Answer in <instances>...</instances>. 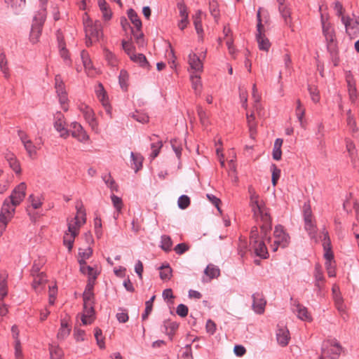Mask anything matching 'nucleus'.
Listing matches in <instances>:
<instances>
[{
    "label": "nucleus",
    "instance_id": "nucleus-11",
    "mask_svg": "<svg viewBox=\"0 0 359 359\" xmlns=\"http://www.w3.org/2000/svg\"><path fill=\"white\" fill-rule=\"evenodd\" d=\"M313 276L315 278L314 285L318 289V292H320L324 289L325 278L322 267L318 263L315 265Z\"/></svg>",
    "mask_w": 359,
    "mask_h": 359
},
{
    "label": "nucleus",
    "instance_id": "nucleus-31",
    "mask_svg": "<svg viewBox=\"0 0 359 359\" xmlns=\"http://www.w3.org/2000/svg\"><path fill=\"white\" fill-rule=\"evenodd\" d=\"M130 60L134 62L139 64L140 66L143 68H149V63L145 55L142 53L133 55V57H130Z\"/></svg>",
    "mask_w": 359,
    "mask_h": 359
},
{
    "label": "nucleus",
    "instance_id": "nucleus-28",
    "mask_svg": "<svg viewBox=\"0 0 359 359\" xmlns=\"http://www.w3.org/2000/svg\"><path fill=\"white\" fill-rule=\"evenodd\" d=\"M279 12L284 20L285 24L292 27L291 12L286 6H279Z\"/></svg>",
    "mask_w": 359,
    "mask_h": 359
},
{
    "label": "nucleus",
    "instance_id": "nucleus-63",
    "mask_svg": "<svg viewBox=\"0 0 359 359\" xmlns=\"http://www.w3.org/2000/svg\"><path fill=\"white\" fill-rule=\"evenodd\" d=\"M102 332L100 328L96 327L95 329L94 335L97 341V345L100 348H103L104 347V342L102 339H100L102 337Z\"/></svg>",
    "mask_w": 359,
    "mask_h": 359
},
{
    "label": "nucleus",
    "instance_id": "nucleus-45",
    "mask_svg": "<svg viewBox=\"0 0 359 359\" xmlns=\"http://www.w3.org/2000/svg\"><path fill=\"white\" fill-rule=\"evenodd\" d=\"M0 69L3 74H4V76L8 79L10 76L9 74V69L7 66V60L6 57V55L3 53H0Z\"/></svg>",
    "mask_w": 359,
    "mask_h": 359
},
{
    "label": "nucleus",
    "instance_id": "nucleus-54",
    "mask_svg": "<svg viewBox=\"0 0 359 359\" xmlns=\"http://www.w3.org/2000/svg\"><path fill=\"white\" fill-rule=\"evenodd\" d=\"M119 83L122 89L126 90L128 87L127 81L128 74L126 71L121 70L118 76Z\"/></svg>",
    "mask_w": 359,
    "mask_h": 359
},
{
    "label": "nucleus",
    "instance_id": "nucleus-62",
    "mask_svg": "<svg viewBox=\"0 0 359 359\" xmlns=\"http://www.w3.org/2000/svg\"><path fill=\"white\" fill-rule=\"evenodd\" d=\"M42 266V264L40 262H37L36 261H34L32 269L30 270V274L32 277L40 275V270Z\"/></svg>",
    "mask_w": 359,
    "mask_h": 359
},
{
    "label": "nucleus",
    "instance_id": "nucleus-36",
    "mask_svg": "<svg viewBox=\"0 0 359 359\" xmlns=\"http://www.w3.org/2000/svg\"><path fill=\"white\" fill-rule=\"evenodd\" d=\"M204 273L206 276H208L210 279L217 278L220 274V271L218 267L215 266L213 264H209L205 268Z\"/></svg>",
    "mask_w": 359,
    "mask_h": 359
},
{
    "label": "nucleus",
    "instance_id": "nucleus-58",
    "mask_svg": "<svg viewBox=\"0 0 359 359\" xmlns=\"http://www.w3.org/2000/svg\"><path fill=\"white\" fill-rule=\"evenodd\" d=\"M177 203L180 209H186L190 205V198L187 195H182L178 198Z\"/></svg>",
    "mask_w": 359,
    "mask_h": 359
},
{
    "label": "nucleus",
    "instance_id": "nucleus-16",
    "mask_svg": "<svg viewBox=\"0 0 359 359\" xmlns=\"http://www.w3.org/2000/svg\"><path fill=\"white\" fill-rule=\"evenodd\" d=\"M64 116L61 112H57L55 115V121L54 123V128L56 130L60 133V137L67 138L69 135L68 130L65 127L63 121Z\"/></svg>",
    "mask_w": 359,
    "mask_h": 359
},
{
    "label": "nucleus",
    "instance_id": "nucleus-41",
    "mask_svg": "<svg viewBox=\"0 0 359 359\" xmlns=\"http://www.w3.org/2000/svg\"><path fill=\"white\" fill-rule=\"evenodd\" d=\"M103 181L107 186L111 189V191H118V185L115 180L112 178L111 174H107L102 177Z\"/></svg>",
    "mask_w": 359,
    "mask_h": 359
},
{
    "label": "nucleus",
    "instance_id": "nucleus-8",
    "mask_svg": "<svg viewBox=\"0 0 359 359\" xmlns=\"http://www.w3.org/2000/svg\"><path fill=\"white\" fill-rule=\"evenodd\" d=\"M55 88L56 89V93L57 94L60 103L62 105L63 109L67 111V107H66V104L68 100L67 95L65 90V83L60 74H57L55 77Z\"/></svg>",
    "mask_w": 359,
    "mask_h": 359
},
{
    "label": "nucleus",
    "instance_id": "nucleus-7",
    "mask_svg": "<svg viewBox=\"0 0 359 359\" xmlns=\"http://www.w3.org/2000/svg\"><path fill=\"white\" fill-rule=\"evenodd\" d=\"M76 224H78V222H74L72 223V221H71V222H69L68 231L65 232L63 237V243L67 246L69 252L72 249L75 237L79 233V228L77 227Z\"/></svg>",
    "mask_w": 359,
    "mask_h": 359
},
{
    "label": "nucleus",
    "instance_id": "nucleus-40",
    "mask_svg": "<svg viewBox=\"0 0 359 359\" xmlns=\"http://www.w3.org/2000/svg\"><path fill=\"white\" fill-rule=\"evenodd\" d=\"M161 244L160 247L165 252H169L171 250L172 246V241L169 236L163 235L161 236Z\"/></svg>",
    "mask_w": 359,
    "mask_h": 359
},
{
    "label": "nucleus",
    "instance_id": "nucleus-64",
    "mask_svg": "<svg viewBox=\"0 0 359 359\" xmlns=\"http://www.w3.org/2000/svg\"><path fill=\"white\" fill-rule=\"evenodd\" d=\"M188 307L183 304H179L176 309L177 314L182 318L186 317L188 315Z\"/></svg>",
    "mask_w": 359,
    "mask_h": 359
},
{
    "label": "nucleus",
    "instance_id": "nucleus-43",
    "mask_svg": "<svg viewBox=\"0 0 359 359\" xmlns=\"http://www.w3.org/2000/svg\"><path fill=\"white\" fill-rule=\"evenodd\" d=\"M160 278L162 280H170L172 277V270L168 264L166 266H161L160 268Z\"/></svg>",
    "mask_w": 359,
    "mask_h": 359
},
{
    "label": "nucleus",
    "instance_id": "nucleus-50",
    "mask_svg": "<svg viewBox=\"0 0 359 359\" xmlns=\"http://www.w3.org/2000/svg\"><path fill=\"white\" fill-rule=\"evenodd\" d=\"M255 117L253 114H251L250 115L247 114V121L251 136L256 133L257 124L255 122Z\"/></svg>",
    "mask_w": 359,
    "mask_h": 359
},
{
    "label": "nucleus",
    "instance_id": "nucleus-33",
    "mask_svg": "<svg viewBox=\"0 0 359 359\" xmlns=\"http://www.w3.org/2000/svg\"><path fill=\"white\" fill-rule=\"evenodd\" d=\"M11 215H6L2 211L0 212V237L5 231L8 222L12 219Z\"/></svg>",
    "mask_w": 359,
    "mask_h": 359
},
{
    "label": "nucleus",
    "instance_id": "nucleus-21",
    "mask_svg": "<svg viewBox=\"0 0 359 359\" xmlns=\"http://www.w3.org/2000/svg\"><path fill=\"white\" fill-rule=\"evenodd\" d=\"M276 339L280 346H287L290 339L289 330L286 327L279 328L276 333Z\"/></svg>",
    "mask_w": 359,
    "mask_h": 359
},
{
    "label": "nucleus",
    "instance_id": "nucleus-15",
    "mask_svg": "<svg viewBox=\"0 0 359 359\" xmlns=\"http://www.w3.org/2000/svg\"><path fill=\"white\" fill-rule=\"evenodd\" d=\"M79 110L82 112L86 121L89 123L92 128H94L97 126V123L95 121L93 110L86 104L80 105Z\"/></svg>",
    "mask_w": 359,
    "mask_h": 359
},
{
    "label": "nucleus",
    "instance_id": "nucleus-42",
    "mask_svg": "<svg viewBox=\"0 0 359 359\" xmlns=\"http://www.w3.org/2000/svg\"><path fill=\"white\" fill-rule=\"evenodd\" d=\"M346 81H347V84H348V90L350 100L352 102H353V101H355V100L357 97L355 84L354 81L351 79L347 78Z\"/></svg>",
    "mask_w": 359,
    "mask_h": 359
},
{
    "label": "nucleus",
    "instance_id": "nucleus-22",
    "mask_svg": "<svg viewBox=\"0 0 359 359\" xmlns=\"http://www.w3.org/2000/svg\"><path fill=\"white\" fill-rule=\"evenodd\" d=\"M189 65L191 69L195 72H201L203 70V63L199 57L195 53H190L189 55Z\"/></svg>",
    "mask_w": 359,
    "mask_h": 359
},
{
    "label": "nucleus",
    "instance_id": "nucleus-26",
    "mask_svg": "<svg viewBox=\"0 0 359 359\" xmlns=\"http://www.w3.org/2000/svg\"><path fill=\"white\" fill-rule=\"evenodd\" d=\"M128 16L134 27L136 28L135 31L140 32L142 29V21L137 15V13L133 8H130L128 11Z\"/></svg>",
    "mask_w": 359,
    "mask_h": 359
},
{
    "label": "nucleus",
    "instance_id": "nucleus-29",
    "mask_svg": "<svg viewBox=\"0 0 359 359\" xmlns=\"http://www.w3.org/2000/svg\"><path fill=\"white\" fill-rule=\"evenodd\" d=\"M46 280V274L43 272H41L40 275L33 277L32 286L36 292H38L40 287L43 285Z\"/></svg>",
    "mask_w": 359,
    "mask_h": 359
},
{
    "label": "nucleus",
    "instance_id": "nucleus-51",
    "mask_svg": "<svg viewBox=\"0 0 359 359\" xmlns=\"http://www.w3.org/2000/svg\"><path fill=\"white\" fill-rule=\"evenodd\" d=\"M23 145L29 157H33L36 154V147L31 140L26 141Z\"/></svg>",
    "mask_w": 359,
    "mask_h": 359
},
{
    "label": "nucleus",
    "instance_id": "nucleus-60",
    "mask_svg": "<svg viewBox=\"0 0 359 359\" xmlns=\"http://www.w3.org/2000/svg\"><path fill=\"white\" fill-rule=\"evenodd\" d=\"M177 6L182 18H188L187 8L183 1L182 0L181 1H178Z\"/></svg>",
    "mask_w": 359,
    "mask_h": 359
},
{
    "label": "nucleus",
    "instance_id": "nucleus-4",
    "mask_svg": "<svg viewBox=\"0 0 359 359\" xmlns=\"http://www.w3.org/2000/svg\"><path fill=\"white\" fill-rule=\"evenodd\" d=\"M275 240L273 244L271 245L273 251H276L278 247L285 248L290 243V236L284 231V227L282 225H277L275 227L273 232Z\"/></svg>",
    "mask_w": 359,
    "mask_h": 359
},
{
    "label": "nucleus",
    "instance_id": "nucleus-27",
    "mask_svg": "<svg viewBox=\"0 0 359 359\" xmlns=\"http://www.w3.org/2000/svg\"><path fill=\"white\" fill-rule=\"evenodd\" d=\"M178 324L176 322L172 321H165L163 323L164 332L166 334H168L170 339L172 340V336L175 334V332L178 328Z\"/></svg>",
    "mask_w": 359,
    "mask_h": 359
},
{
    "label": "nucleus",
    "instance_id": "nucleus-34",
    "mask_svg": "<svg viewBox=\"0 0 359 359\" xmlns=\"http://www.w3.org/2000/svg\"><path fill=\"white\" fill-rule=\"evenodd\" d=\"M209 10L210 14L213 16L216 21H218L220 16L219 4L217 0L209 1Z\"/></svg>",
    "mask_w": 359,
    "mask_h": 359
},
{
    "label": "nucleus",
    "instance_id": "nucleus-46",
    "mask_svg": "<svg viewBox=\"0 0 359 359\" xmlns=\"http://www.w3.org/2000/svg\"><path fill=\"white\" fill-rule=\"evenodd\" d=\"M156 298V296L155 295H153L149 300L145 302V310H144V313L142 315V320H145L149 315L151 313V312L152 311V309H153V302L154 301Z\"/></svg>",
    "mask_w": 359,
    "mask_h": 359
},
{
    "label": "nucleus",
    "instance_id": "nucleus-35",
    "mask_svg": "<svg viewBox=\"0 0 359 359\" xmlns=\"http://www.w3.org/2000/svg\"><path fill=\"white\" fill-rule=\"evenodd\" d=\"M59 48L60 56L63 58L64 61L67 63V65H71L72 61L69 55V51L65 47V41H63L62 40L59 41Z\"/></svg>",
    "mask_w": 359,
    "mask_h": 359
},
{
    "label": "nucleus",
    "instance_id": "nucleus-2",
    "mask_svg": "<svg viewBox=\"0 0 359 359\" xmlns=\"http://www.w3.org/2000/svg\"><path fill=\"white\" fill-rule=\"evenodd\" d=\"M321 23L323 36L327 42V49L334 51V46H337L335 30L333 25L321 15Z\"/></svg>",
    "mask_w": 359,
    "mask_h": 359
},
{
    "label": "nucleus",
    "instance_id": "nucleus-5",
    "mask_svg": "<svg viewBox=\"0 0 359 359\" xmlns=\"http://www.w3.org/2000/svg\"><path fill=\"white\" fill-rule=\"evenodd\" d=\"M86 37H93L95 40H100L102 36V25L100 21L93 22L87 18L83 22Z\"/></svg>",
    "mask_w": 359,
    "mask_h": 359
},
{
    "label": "nucleus",
    "instance_id": "nucleus-30",
    "mask_svg": "<svg viewBox=\"0 0 359 359\" xmlns=\"http://www.w3.org/2000/svg\"><path fill=\"white\" fill-rule=\"evenodd\" d=\"M283 140L281 138H277L275 140L273 149V158L276 161H279L281 159L282 151L281 147L283 144Z\"/></svg>",
    "mask_w": 359,
    "mask_h": 359
},
{
    "label": "nucleus",
    "instance_id": "nucleus-55",
    "mask_svg": "<svg viewBox=\"0 0 359 359\" xmlns=\"http://www.w3.org/2000/svg\"><path fill=\"white\" fill-rule=\"evenodd\" d=\"M104 54L106 60L108 62L109 65L111 66H116L117 64V60L115 55L109 51L108 49L104 50Z\"/></svg>",
    "mask_w": 359,
    "mask_h": 359
},
{
    "label": "nucleus",
    "instance_id": "nucleus-18",
    "mask_svg": "<svg viewBox=\"0 0 359 359\" xmlns=\"http://www.w3.org/2000/svg\"><path fill=\"white\" fill-rule=\"evenodd\" d=\"M294 306L296 307L294 312L297 313V317L299 319L308 322H311L312 320V316L311 313L308 311L306 307H305L302 304H300L299 302L295 303Z\"/></svg>",
    "mask_w": 359,
    "mask_h": 359
},
{
    "label": "nucleus",
    "instance_id": "nucleus-6",
    "mask_svg": "<svg viewBox=\"0 0 359 359\" xmlns=\"http://www.w3.org/2000/svg\"><path fill=\"white\" fill-rule=\"evenodd\" d=\"M255 218L257 220L259 218L262 222L260 229L262 239L267 240L268 242H270L271 238V237H268V233H270L272 229L271 217L269 212L266 211V208L263 209L260 213H258L257 217Z\"/></svg>",
    "mask_w": 359,
    "mask_h": 359
},
{
    "label": "nucleus",
    "instance_id": "nucleus-23",
    "mask_svg": "<svg viewBox=\"0 0 359 359\" xmlns=\"http://www.w3.org/2000/svg\"><path fill=\"white\" fill-rule=\"evenodd\" d=\"M6 161L8 162L10 168L16 173H21V167L20 162L13 154H8L6 156Z\"/></svg>",
    "mask_w": 359,
    "mask_h": 359
},
{
    "label": "nucleus",
    "instance_id": "nucleus-59",
    "mask_svg": "<svg viewBox=\"0 0 359 359\" xmlns=\"http://www.w3.org/2000/svg\"><path fill=\"white\" fill-rule=\"evenodd\" d=\"M80 271L83 274L88 275V278L93 277V275L97 276L99 274V273L90 266H83L82 269H80Z\"/></svg>",
    "mask_w": 359,
    "mask_h": 359
},
{
    "label": "nucleus",
    "instance_id": "nucleus-44",
    "mask_svg": "<svg viewBox=\"0 0 359 359\" xmlns=\"http://www.w3.org/2000/svg\"><path fill=\"white\" fill-rule=\"evenodd\" d=\"M201 14L202 12L201 11H198L194 15V25L195 26V29L196 32L200 34L203 32V27L201 23Z\"/></svg>",
    "mask_w": 359,
    "mask_h": 359
},
{
    "label": "nucleus",
    "instance_id": "nucleus-57",
    "mask_svg": "<svg viewBox=\"0 0 359 359\" xmlns=\"http://www.w3.org/2000/svg\"><path fill=\"white\" fill-rule=\"evenodd\" d=\"M8 294L6 278L0 276V297L2 300Z\"/></svg>",
    "mask_w": 359,
    "mask_h": 359
},
{
    "label": "nucleus",
    "instance_id": "nucleus-32",
    "mask_svg": "<svg viewBox=\"0 0 359 359\" xmlns=\"http://www.w3.org/2000/svg\"><path fill=\"white\" fill-rule=\"evenodd\" d=\"M81 57L83 67L88 72L89 74L90 71H91L93 69V66L88 53L86 50H83L81 53Z\"/></svg>",
    "mask_w": 359,
    "mask_h": 359
},
{
    "label": "nucleus",
    "instance_id": "nucleus-3",
    "mask_svg": "<svg viewBox=\"0 0 359 359\" xmlns=\"http://www.w3.org/2000/svg\"><path fill=\"white\" fill-rule=\"evenodd\" d=\"M341 346L334 341H327L323 344L322 354L319 359H337L341 353Z\"/></svg>",
    "mask_w": 359,
    "mask_h": 359
},
{
    "label": "nucleus",
    "instance_id": "nucleus-10",
    "mask_svg": "<svg viewBox=\"0 0 359 359\" xmlns=\"http://www.w3.org/2000/svg\"><path fill=\"white\" fill-rule=\"evenodd\" d=\"M43 22V20H38L36 17L34 19L29 36L30 41L33 44L39 41V37L41 34Z\"/></svg>",
    "mask_w": 359,
    "mask_h": 359
},
{
    "label": "nucleus",
    "instance_id": "nucleus-1",
    "mask_svg": "<svg viewBox=\"0 0 359 359\" xmlns=\"http://www.w3.org/2000/svg\"><path fill=\"white\" fill-rule=\"evenodd\" d=\"M26 189L27 185L25 182H21L16 186L10 196L4 201L1 211L6 215L11 214V217H13L15 207L20 205L25 197Z\"/></svg>",
    "mask_w": 359,
    "mask_h": 359
},
{
    "label": "nucleus",
    "instance_id": "nucleus-47",
    "mask_svg": "<svg viewBox=\"0 0 359 359\" xmlns=\"http://www.w3.org/2000/svg\"><path fill=\"white\" fill-rule=\"evenodd\" d=\"M122 48L126 53L130 57L133 55H135V48L131 42L123 40L121 42Z\"/></svg>",
    "mask_w": 359,
    "mask_h": 359
},
{
    "label": "nucleus",
    "instance_id": "nucleus-48",
    "mask_svg": "<svg viewBox=\"0 0 359 359\" xmlns=\"http://www.w3.org/2000/svg\"><path fill=\"white\" fill-rule=\"evenodd\" d=\"M131 32L135 39V42L138 45L139 47H144L146 45L144 34L142 30L140 32L135 31L133 29H131Z\"/></svg>",
    "mask_w": 359,
    "mask_h": 359
},
{
    "label": "nucleus",
    "instance_id": "nucleus-37",
    "mask_svg": "<svg viewBox=\"0 0 359 359\" xmlns=\"http://www.w3.org/2000/svg\"><path fill=\"white\" fill-rule=\"evenodd\" d=\"M170 144L177 157L180 159L182 155V142L181 140L175 138L170 140Z\"/></svg>",
    "mask_w": 359,
    "mask_h": 359
},
{
    "label": "nucleus",
    "instance_id": "nucleus-13",
    "mask_svg": "<svg viewBox=\"0 0 359 359\" xmlns=\"http://www.w3.org/2000/svg\"><path fill=\"white\" fill-rule=\"evenodd\" d=\"M252 308L253 310L258 314H262L264 312L266 300L263 294L261 293H255L252 294Z\"/></svg>",
    "mask_w": 359,
    "mask_h": 359
},
{
    "label": "nucleus",
    "instance_id": "nucleus-19",
    "mask_svg": "<svg viewBox=\"0 0 359 359\" xmlns=\"http://www.w3.org/2000/svg\"><path fill=\"white\" fill-rule=\"evenodd\" d=\"M76 209L77 210L76 215L74 218V221H72V223L74 222H78V224H76L77 227L80 228V226L86 223V210L83 208V205L81 202L79 203H77L76 205Z\"/></svg>",
    "mask_w": 359,
    "mask_h": 359
},
{
    "label": "nucleus",
    "instance_id": "nucleus-12",
    "mask_svg": "<svg viewBox=\"0 0 359 359\" xmlns=\"http://www.w3.org/2000/svg\"><path fill=\"white\" fill-rule=\"evenodd\" d=\"M71 127L72 128V137L76 138L80 142H86L88 140L89 136L87 135L80 123L77 122H73L71 124Z\"/></svg>",
    "mask_w": 359,
    "mask_h": 359
},
{
    "label": "nucleus",
    "instance_id": "nucleus-38",
    "mask_svg": "<svg viewBox=\"0 0 359 359\" xmlns=\"http://www.w3.org/2000/svg\"><path fill=\"white\" fill-rule=\"evenodd\" d=\"M305 114V109L302 106V103L300 100H297V107H296V116L298 121L300 123V125L302 128H304V116Z\"/></svg>",
    "mask_w": 359,
    "mask_h": 359
},
{
    "label": "nucleus",
    "instance_id": "nucleus-56",
    "mask_svg": "<svg viewBox=\"0 0 359 359\" xmlns=\"http://www.w3.org/2000/svg\"><path fill=\"white\" fill-rule=\"evenodd\" d=\"M111 202L113 203V205L116 208V210L118 214L119 212H121L122 207H123L122 199L120 197H118L114 194H112L111 196Z\"/></svg>",
    "mask_w": 359,
    "mask_h": 359
},
{
    "label": "nucleus",
    "instance_id": "nucleus-14",
    "mask_svg": "<svg viewBox=\"0 0 359 359\" xmlns=\"http://www.w3.org/2000/svg\"><path fill=\"white\" fill-rule=\"evenodd\" d=\"M94 303L83 304V314L81 318V321L83 325L92 323L94 320Z\"/></svg>",
    "mask_w": 359,
    "mask_h": 359
},
{
    "label": "nucleus",
    "instance_id": "nucleus-24",
    "mask_svg": "<svg viewBox=\"0 0 359 359\" xmlns=\"http://www.w3.org/2000/svg\"><path fill=\"white\" fill-rule=\"evenodd\" d=\"M305 223V229L309 233L310 238L314 241L315 243H318V237H317V227L313 223L312 219H309L304 221Z\"/></svg>",
    "mask_w": 359,
    "mask_h": 359
},
{
    "label": "nucleus",
    "instance_id": "nucleus-61",
    "mask_svg": "<svg viewBox=\"0 0 359 359\" xmlns=\"http://www.w3.org/2000/svg\"><path fill=\"white\" fill-rule=\"evenodd\" d=\"M303 212H304V221L305 220L309 221V219H312V218H313L312 211H311V206L309 203L304 204Z\"/></svg>",
    "mask_w": 359,
    "mask_h": 359
},
{
    "label": "nucleus",
    "instance_id": "nucleus-52",
    "mask_svg": "<svg viewBox=\"0 0 359 359\" xmlns=\"http://www.w3.org/2000/svg\"><path fill=\"white\" fill-rule=\"evenodd\" d=\"M162 147L163 142L161 140H158L156 142H154L151 144V149L152 150L151 157L152 158L157 157Z\"/></svg>",
    "mask_w": 359,
    "mask_h": 359
},
{
    "label": "nucleus",
    "instance_id": "nucleus-9",
    "mask_svg": "<svg viewBox=\"0 0 359 359\" xmlns=\"http://www.w3.org/2000/svg\"><path fill=\"white\" fill-rule=\"evenodd\" d=\"M342 23L345 26L346 33L351 37H354L359 33V18L353 20L348 16H342Z\"/></svg>",
    "mask_w": 359,
    "mask_h": 359
},
{
    "label": "nucleus",
    "instance_id": "nucleus-49",
    "mask_svg": "<svg viewBox=\"0 0 359 359\" xmlns=\"http://www.w3.org/2000/svg\"><path fill=\"white\" fill-rule=\"evenodd\" d=\"M321 233L323 236V238L322 240L323 250H331L332 245L328 231L325 229V228H323L322 229Z\"/></svg>",
    "mask_w": 359,
    "mask_h": 359
},
{
    "label": "nucleus",
    "instance_id": "nucleus-20",
    "mask_svg": "<svg viewBox=\"0 0 359 359\" xmlns=\"http://www.w3.org/2000/svg\"><path fill=\"white\" fill-rule=\"evenodd\" d=\"M256 39L260 50L265 51L269 50L271 46V43L264 34V29L263 30H259V32H257Z\"/></svg>",
    "mask_w": 359,
    "mask_h": 359
},
{
    "label": "nucleus",
    "instance_id": "nucleus-25",
    "mask_svg": "<svg viewBox=\"0 0 359 359\" xmlns=\"http://www.w3.org/2000/svg\"><path fill=\"white\" fill-rule=\"evenodd\" d=\"M130 157L133 161L131 167L135 170V172H137L142 168L144 158L140 154H135L134 152L130 153Z\"/></svg>",
    "mask_w": 359,
    "mask_h": 359
},
{
    "label": "nucleus",
    "instance_id": "nucleus-17",
    "mask_svg": "<svg viewBox=\"0 0 359 359\" xmlns=\"http://www.w3.org/2000/svg\"><path fill=\"white\" fill-rule=\"evenodd\" d=\"M255 253L257 256L266 259L268 257V251L264 241H255V242L251 243Z\"/></svg>",
    "mask_w": 359,
    "mask_h": 359
},
{
    "label": "nucleus",
    "instance_id": "nucleus-53",
    "mask_svg": "<svg viewBox=\"0 0 359 359\" xmlns=\"http://www.w3.org/2000/svg\"><path fill=\"white\" fill-rule=\"evenodd\" d=\"M191 80L192 83V88L195 90L196 92H200L201 88V76L197 74H191Z\"/></svg>",
    "mask_w": 359,
    "mask_h": 359
},
{
    "label": "nucleus",
    "instance_id": "nucleus-39",
    "mask_svg": "<svg viewBox=\"0 0 359 359\" xmlns=\"http://www.w3.org/2000/svg\"><path fill=\"white\" fill-rule=\"evenodd\" d=\"M250 205L253 211L254 217H257L258 213L266 208L263 203H260L259 199L250 201Z\"/></svg>",
    "mask_w": 359,
    "mask_h": 359
}]
</instances>
